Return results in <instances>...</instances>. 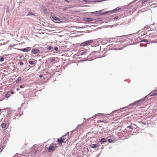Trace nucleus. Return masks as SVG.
I'll use <instances>...</instances> for the list:
<instances>
[{
    "instance_id": "obj_1",
    "label": "nucleus",
    "mask_w": 157,
    "mask_h": 157,
    "mask_svg": "<svg viewBox=\"0 0 157 157\" xmlns=\"http://www.w3.org/2000/svg\"><path fill=\"white\" fill-rule=\"evenodd\" d=\"M69 139V134L68 132H67L64 136H62V137L58 138L57 142L59 146H62V143H65Z\"/></svg>"
},
{
    "instance_id": "obj_2",
    "label": "nucleus",
    "mask_w": 157,
    "mask_h": 157,
    "mask_svg": "<svg viewBox=\"0 0 157 157\" xmlns=\"http://www.w3.org/2000/svg\"><path fill=\"white\" fill-rule=\"evenodd\" d=\"M57 148V146L56 144L53 143L51 144L47 148L48 152H52L56 149Z\"/></svg>"
},
{
    "instance_id": "obj_3",
    "label": "nucleus",
    "mask_w": 157,
    "mask_h": 157,
    "mask_svg": "<svg viewBox=\"0 0 157 157\" xmlns=\"http://www.w3.org/2000/svg\"><path fill=\"white\" fill-rule=\"evenodd\" d=\"M51 15L52 18L55 21H59L58 23H59L61 21V19L60 18L56 16L53 13H51Z\"/></svg>"
},
{
    "instance_id": "obj_4",
    "label": "nucleus",
    "mask_w": 157,
    "mask_h": 157,
    "mask_svg": "<svg viewBox=\"0 0 157 157\" xmlns=\"http://www.w3.org/2000/svg\"><path fill=\"white\" fill-rule=\"evenodd\" d=\"M93 42V40H89L86 41L84 42L81 43L80 44V46L84 47L86 45H89Z\"/></svg>"
},
{
    "instance_id": "obj_5",
    "label": "nucleus",
    "mask_w": 157,
    "mask_h": 157,
    "mask_svg": "<svg viewBox=\"0 0 157 157\" xmlns=\"http://www.w3.org/2000/svg\"><path fill=\"white\" fill-rule=\"evenodd\" d=\"M141 43L140 44V46H144L145 47L147 46V44L146 43L148 41L147 40H142L140 41Z\"/></svg>"
},
{
    "instance_id": "obj_6",
    "label": "nucleus",
    "mask_w": 157,
    "mask_h": 157,
    "mask_svg": "<svg viewBox=\"0 0 157 157\" xmlns=\"http://www.w3.org/2000/svg\"><path fill=\"white\" fill-rule=\"evenodd\" d=\"M19 50L23 52H28L31 50V48L27 47L25 48L19 49Z\"/></svg>"
},
{
    "instance_id": "obj_7",
    "label": "nucleus",
    "mask_w": 157,
    "mask_h": 157,
    "mask_svg": "<svg viewBox=\"0 0 157 157\" xmlns=\"http://www.w3.org/2000/svg\"><path fill=\"white\" fill-rule=\"evenodd\" d=\"M32 52L34 54H37L40 53V51L37 49H33L32 50Z\"/></svg>"
},
{
    "instance_id": "obj_8",
    "label": "nucleus",
    "mask_w": 157,
    "mask_h": 157,
    "mask_svg": "<svg viewBox=\"0 0 157 157\" xmlns=\"http://www.w3.org/2000/svg\"><path fill=\"white\" fill-rule=\"evenodd\" d=\"M13 92L12 91H8L7 94H6L5 95V97L8 98L10 96V95L11 94H13Z\"/></svg>"
},
{
    "instance_id": "obj_9",
    "label": "nucleus",
    "mask_w": 157,
    "mask_h": 157,
    "mask_svg": "<svg viewBox=\"0 0 157 157\" xmlns=\"http://www.w3.org/2000/svg\"><path fill=\"white\" fill-rule=\"evenodd\" d=\"M98 146L97 144H93L90 145V147L93 148H96Z\"/></svg>"
},
{
    "instance_id": "obj_10",
    "label": "nucleus",
    "mask_w": 157,
    "mask_h": 157,
    "mask_svg": "<svg viewBox=\"0 0 157 157\" xmlns=\"http://www.w3.org/2000/svg\"><path fill=\"white\" fill-rule=\"evenodd\" d=\"M29 63L32 66H33L35 65V62L33 61H29Z\"/></svg>"
},
{
    "instance_id": "obj_11",
    "label": "nucleus",
    "mask_w": 157,
    "mask_h": 157,
    "mask_svg": "<svg viewBox=\"0 0 157 157\" xmlns=\"http://www.w3.org/2000/svg\"><path fill=\"white\" fill-rule=\"evenodd\" d=\"M85 20L86 21H93L92 19L90 18H86Z\"/></svg>"
},
{
    "instance_id": "obj_12",
    "label": "nucleus",
    "mask_w": 157,
    "mask_h": 157,
    "mask_svg": "<svg viewBox=\"0 0 157 157\" xmlns=\"http://www.w3.org/2000/svg\"><path fill=\"white\" fill-rule=\"evenodd\" d=\"M7 123H4L1 124V127L2 128H5L6 126Z\"/></svg>"
},
{
    "instance_id": "obj_13",
    "label": "nucleus",
    "mask_w": 157,
    "mask_h": 157,
    "mask_svg": "<svg viewBox=\"0 0 157 157\" xmlns=\"http://www.w3.org/2000/svg\"><path fill=\"white\" fill-rule=\"evenodd\" d=\"M21 77H19L16 80V83H17L21 81Z\"/></svg>"
},
{
    "instance_id": "obj_14",
    "label": "nucleus",
    "mask_w": 157,
    "mask_h": 157,
    "mask_svg": "<svg viewBox=\"0 0 157 157\" xmlns=\"http://www.w3.org/2000/svg\"><path fill=\"white\" fill-rule=\"evenodd\" d=\"M121 7H117L115 9H114L113 11H114V12H116V11H117L118 10H120L121 9Z\"/></svg>"
},
{
    "instance_id": "obj_15",
    "label": "nucleus",
    "mask_w": 157,
    "mask_h": 157,
    "mask_svg": "<svg viewBox=\"0 0 157 157\" xmlns=\"http://www.w3.org/2000/svg\"><path fill=\"white\" fill-rule=\"evenodd\" d=\"M148 0H142L141 1H140L139 2V3H140V2H141L142 4L144 3L145 2H146L147 1H148Z\"/></svg>"
},
{
    "instance_id": "obj_16",
    "label": "nucleus",
    "mask_w": 157,
    "mask_h": 157,
    "mask_svg": "<svg viewBox=\"0 0 157 157\" xmlns=\"http://www.w3.org/2000/svg\"><path fill=\"white\" fill-rule=\"evenodd\" d=\"M152 26H154L155 29H157V23H154L153 24Z\"/></svg>"
},
{
    "instance_id": "obj_17",
    "label": "nucleus",
    "mask_w": 157,
    "mask_h": 157,
    "mask_svg": "<svg viewBox=\"0 0 157 157\" xmlns=\"http://www.w3.org/2000/svg\"><path fill=\"white\" fill-rule=\"evenodd\" d=\"M106 141V139L104 138H102L101 140V142L102 143L105 142Z\"/></svg>"
},
{
    "instance_id": "obj_18",
    "label": "nucleus",
    "mask_w": 157,
    "mask_h": 157,
    "mask_svg": "<svg viewBox=\"0 0 157 157\" xmlns=\"http://www.w3.org/2000/svg\"><path fill=\"white\" fill-rule=\"evenodd\" d=\"M104 122V121L103 120H98L97 121V123H103Z\"/></svg>"
},
{
    "instance_id": "obj_19",
    "label": "nucleus",
    "mask_w": 157,
    "mask_h": 157,
    "mask_svg": "<svg viewBox=\"0 0 157 157\" xmlns=\"http://www.w3.org/2000/svg\"><path fill=\"white\" fill-rule=\"evenodd\" d=\"M34 15V14L32 13L31 12H29L27 15V16H31V15Z\"/></svg>"
},
{
    "instance_id": "obj_20",
    "label": "nucleus",
    "mask_w": 157,
    "mask_h": 157,
    "mask_svg": "<svg viewBox=\"0 0 157 157\" xmlns=\"http://www.w3.org/2000/svg\"><path fill=\"white\" fill-rule=\"evenodd\" d=\"M53 49V47L51 46H50L47 48V50H50L51 49Z\"/></svg>"
},
{
    "instance_id": "obj_21",
    "label": "nucleus",
    "mask_w": 157,
    "mask_h": 157,
    "mask_svg": "<svg viewBox=\"0 0 157 157\" xmlns=\"http://www.w3.org/2000/svg\"><path fill=\"white\" fill-rule=\"evenodd\" d=\"M145 98H144V99H143L140 100L139 101H138V103H140V102H142L143 101H145Z\"/></svg>"
},
{
    "instance_id": "obj_22",
    "label": "nucleus",
    "mask_w": 157,
    "mask_h": 157,
    "mask_svg": "<svg viewBox=\"0 0 157 157\" xmlns=\"http://www.w3.org/2000/svg\"><path fill=\"white\" fill-rule=\"evenodd\" d=\"M4 60V57H0V61L1 62H3Z\"/></svg>"
},
{
    "instance_id": "obj_23",
    "label": "nucleus",
    "mask_w": 157,
    "mask_h": 157,
    "mask_svg": "<svg viewBox=\"0 0 157 157\" xmlns=\"http://www.w3.org/2000/svg\"><path fill=\"white\" fill-rule=\"evenodd\" d=\"M151 95H157V91H155L153 94H151Z\"/></svg>"
},
{
    "instance_id": "obj_24",
    "label": "nucleus",
    "mask_w": 157,
    "mask_h": 157,
    "mask_svg": "<svg viewBox=\"0 0 157 157\" xmlns=\"http://www.w3.org/2000/svg\"><path fill=\"white\" fill-rule=\"evenodd\" d=\"M148 29H149V28H148V27H146L144 28V30H147V31H149L148 30Z\"/></svg>"
},
{
    "instance_id": "obj_25",
    "label": "nucleus",
    "mask_w": 157,
    "mask_h": 157,
    "mask_svg": "<svg viewBox=\"0 0 157 157\" xmlns=\"http://www.w3.org/2000/svg\"><path fill=\"white\" fill-rule=\"evenodd\" d=\"M19 64L21 66H22L24 64V63L23 62H21L19 63Z\"/></svg>"
},
{
    "instance_id": "obj_26",
    "label": "nucleus",
    "mask_w": 157,
    "mask_h": 157,
    "mask_svg": "<svg viewBox=\"0 0 157 157\" xmlns=\"http://www.w3.org/2000/svg\"><path fill=\"white\" fill-rule=\"evenodd\" d=\"M54 50L56 51H57L58 50V47H55L54 48Z\"/></svg>"
},
{
    "instance_id": "obj_27",
    "label": "nucleus",
    "mask_w": 157,
    "mask_h": 157,
    "mask_svg": "<svg viewBox=\"0 0 157 157\" xmlns=\"http://www.w3.org/2000/svg\"><path fill=\"white\" fill-rule=\"evenodd\" d=\"M55 60V59L54 58H52V59H51V60L50 61L51 62H52L54 61Z\"/></svg>"
},
{
    "instance_id": "obj_28",
    "label": "nucleus",
    "mask_w": 157,
    "mask_h": 157,
    "mask_svg": "<svg viewBox=\"0 0 157 157\" xmlns=\"http://www.w3.org/2000/svg\"><path fill=\"white\" fill-rule=\"evenodd\" d=\"M127 128H130V129H132V127L130 125V126H128Z\"/></svg>"
},
{
    "instance_id": "obj_29",
    "label": "nucleus",
    "mask_w": 157,
    "mask_h": 157,
    "mask_svg": "<svg viewBox=\"0 0 157 157\" xmlns=\"http://www.w3.org/2000/svg\"><path fill=\"white\" fill-rule=\"evenodd\" d=\"M112 140L111 139H109L108 140V141L110 142V143H111L112 142Z\"/></svg>"
},
{
    "instance_id": "obj_30",
    "label": "nucleus",
    "mask_w": 157,
    "mask_h": 157,
    "mask_svg": "<svg viewBox=\"0 0 157 157\" xmlns=\"http://www.w3.org/2000/svg\"><path fill=\"white\" fill-rule=\"evenodd\" d=\"M95 13H97V12H92L91 14H95Z\"/></svg>"
},
{
    "instance_id": "obj_31",
    "label": "nucleus",
    "mask_w": 157,
    "mask_h": 157,
    "mask_svg": "<svg viewBox=\"0 0 157 157\" xmlns=\"http://www.w3.org/2000/svg\"><path fill=\"white\" fill-rule=\"evenodd\" d=\"M39 76L40 78H42L43 77V75H40Z\"/></svg>"
},
{
    "instance_id": "obj_32",
    "label": "nucleus",
    "mask_w": 157,
    "mask_h": 157,
    "mask_svg": "<svg viewBox=\"0 0 157 157\" xmlns=\"http://www.w3.org/2000/svg\"><path fill=\"white\" fill-rule=\"evenodd\" d=\"M2 150H3V149H0V153L1 151H2Z\"/></svg>"
},
{
    "instance_id": "obj_33",
    "label": "nucleus",
    "mask_w": 157,
    "mask_h": 157,
    "mask_svg": "<svg viewBox=\"0 0 157 157\" xmlns=\"http://www.w3.org/2000/svg\"><path fill=\"white\" fill-rule=\"evenodd\" d=\"M65 1H66L67 2H69V0H65Z\"/></svg>"
},
{
    "instance_id": "obj_34",
    "label": "nucleus",
    "mask_w": 157,
    "mask_h": 157,
    "mask_svg": "<svg viewBox=\"0 0 157 157\" xmlns=\"http://www.w3.org/2000/svg\"><path fill=\"white\" fill-rule=\"evenodd\" d=\"M119 134H120V132L118 133V134H117V135L120 136Z\"/></svg>"
},
{
    "instance_id": "obj_35",
    "label": "nucleus",
    "mask_w": 157,
    "mask_h": 157,
    "mask_svg": "<svg viewBox=\"0 0 157 157\" xmlns=\"http://www.w3.org/2000/svg\"><path fill=\"white\" fill-rule=\"evenodd\" d=\"M21 58H22L21 56H19V58H20V59H21Z\"/></svg>"
},
{
    "instance_id": "obj_36",
    "label": "nucleus",
    "mask_w": 157,
    "mask_h": 157,
    "mask_svg": "<svg viewBox=\"0 0 157 157\" xmlns=\"http://www.w3.org/2000/svg\"><path fill=\"white\" fill-rule=\"evenodd\" d=\"M8 55H11L10 54H8Z\"/></svg>"
}]
</instances>
